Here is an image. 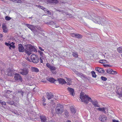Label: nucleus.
Instances as JSON below:
<instances>
[{
	"instance_id": "1",
	"label": "nucleus",
	"mask_w": 122,
	"mask_h": 122,
	"mask_svg": "<svg viewBox=\"0 0 122 122\" xmlns=\"http://www.w3.org/2000/svg\"><path fill=\"white\" fill-rule=\"evenodd\" d=\"M88 18L92 20L94 22L101 25H107L109 24L107 21L106 20L104 19H103L100 17L98 16H95L92 15V16L89 15L87 17Z\"/></svg>"
},
{
	"instance_id": "2",
	"label": "nucleus",
	"mask_w": 122,
	"mask_h": 122,
	"mask_svg": "<svg viewBox=\"0 0 122 122\" xmlns=\"http://www.w3.org/2000/svg\"><path fill=\"white\" fill-rule=\"evenodd\" d=\"M80 98L82 102L87 103L88 101L91 102L92 104L95 107H99L98 102L96 100L92 101V99L89 97L88 95L85 94L83 92H81L80 94Z\"/></svg>"
},
{
	"instance_id": "3",
	"label": "nucleus",
	"mask_w": 122,
	"mask_h": 122,
	"mask_svg": "<svg viewBox=\"0 0 122 122\" xmlns=\"http://www.w3.org/2000/svg\"><path fill=\"white\" fill-rule=\"evenodd\" d=\"M64 107L63 105L60 104H57L55 109L56 112L57 114H61L64 111Z\"/></svg>"
},
{
	"instance_id": "4",
	"label": "nucleus",
	"mask_w": 122,
	"mask_h": 122,
	"mask_svg": "<svg viewBox=\"0 0 122 122\" xmlns=\"http://www.w3.org/2000/svg\"><path fill=\"white\" fill-rule=\"evenodd\" d=\"M31 58L32 62L37 63L39 61V58L35 55H32L31 56Z\"/></svg>"
},
{
	"instance_id": "5",
	"label": "nucleus",
	"mask_w": 122,
	"mask_h": 122,
	"mask_svg": "<svg viewBox=\"0 0 122 122\" xmlns=\"http://www.w3.org/2000/svg\"><path fill=\"white\" fill-rule=\"evenodd\" d=\"M25 46V51L26 53L29 55L31 54L30 53L31 45L27 44Z\"/></svg>"
},
{
	"instance_id": "6",
	"label": "nucleus",
	"mask_w": 122,
	"mask_h": 122,
	"mask_svg": "<svg viewBox=\"0 0 122 122\" xmlns=\"http://www.w3.org/2000/svg\"><path fill=\"white\" fill-rule=\"evenodd\" d=\"M20 73L22 75L25 76L27 75L29 72V70L27 68H24L23 69H20Z\"/></svg>"
},
{
	"instance_id": "7",
	"label": "nucleus",
	"mask_w": 122,
	"mask_h": 122,
	"mask_svg": "<svg viewBox=\"0 0 122 122\" xmlns=\"http://www.w3.org/2000/svg\"><path fill=\"white\" fill-rule=\"evenodd\" d=\"M14 75V78L15 80L20 81H22V80L21 77L19 74L15 73Z\"/></svg>"
},
{
	"instance_id": "8",
	"label": "nucleus",
	"mask_w": 122,
	"mask_h": 122,
	"mask_svg": "<svg viewBox=\"0 0 122 122\" xmlns=\"http://www.w3.org/2000/svg\"><path fill=\"white\" fill-rule=\"evenodd\" d=\"M14 71L10 69H8L7 70L5 74L8 76H11L13 75Z\"/></svg>"
},
{
	"instance_id": "9",
	"label": "nucleus",
	"mask_w": 122,
	"mask_h": 122,
	"mask_svg": "<svg viewBox=\"0 0 122 122\" xmlns=\"http://www.w3.org/2000/svg\"><path fill=\"white\" fill-rule=\"evenodd\" d=\"M46 66L51 71L53 70H55L56 69V68L55 66L51 65V64L49 63H47L46 64Z\"/></svg>"
},
{
	"instance_id": "10",
	"label": "nucleus",
	"mask_w": 122,
	"mask_h": 122,
	"mask_svg": "<svg viewBox=\"0 0 122 122\" xmlns=\"http://www.w3.org/2000/svg\"><path fill=\"white\" fill-rule=\"evenodd\" d=\"M99 120L103 122H106L107 120V117L104 115L101 116L99 118Z\"/></svg>"
},
{
	"instance_id": "11",
	"label": "nucleus",
	"mask_w": 122,
	"mask_h": 122,
	"mask_svg": "<svg viewBox=\"0 0 122 122\" xmlns=\"http://www.w3.org/2000/svg\"><path fill=\"white\" fill-rule=\"evenodd\" d=\"M47 98L48 100H49L51 98L54 97V95L51 92H47L46 93Z\"/></svg>"
},
{
	"instance_id": "12",
	"label": "nucleus",
	"mask_w": 122,
	"mask_h": 122,
	"mask_svg": "<svg viewBox=\"0 0 122 122\" xmlns=\"http://www.w3.org/2000/svg\"><path fill=\"white\" fill-rule=\"evenodd\" d=\"M18 49L19 52H23L25 50L24 48L21 44H19L18 45Z\"/></svg>"
},
{
	"instance_id": "13",
	"label": "nucleus",
	"mask_w": 122,
	"mask_h": 122,
	"mask_svg": "<svg viewBox=\"0 0 122 122\" xmlns=\"http://www.w3.org/2000/svg\"><path fill=\"white\" fill-rule=\"evenodd\" d=\"M58 81L60 84H63L66 83L65 80L61 78H59L57 79Z\"/></svg>"
},
{
	"instance_id": "14",
	"label": "nucleus",
	"mask_w": 122,
	"mask_h": 122,
	"mask_svg": "<svg viewBox=\"0 0 122 122\" xmlns=\"http://www.w3.org/2000/svg\"><path fill=\"white\" fill-rule=\"evenodd\" d=\"M31 69L33 72L37 73L39 71L37 68L34 67H31Z\"/></svg>"
},
{
	"instance_id": "15",
	"label": "nucleus",
	"mask_w": 122,
	"mask_h": 122,
	"mask_svg": "<svg viewBox=\"0 0 122 122\" xmlns=\"http://www.w3.org/2000/svg\"><path fill=\"white\" fill-rule=\"evenodd\" d=\"M40 117L42 122H46V118L45 116L42 115L40 116Z\"/></svg>"
},
{
	"instance_id": "16",
	"label": "nucleus",
	"mask_w": 122,
	"mask_h": 122,
	"mask_svg": "<svg viewBox=\"0 0 122 122\" xmlns=\"http://www.w3.org/2000/svg\"><path fill=\"white\" fill-rule=\"evenodd\" d=\"M67 89L70 93V94L72 95L73 96V93L74 92V89L70 87H68L67 88Z\"/></svg>"
},
{
	"instance_id": "17",
	"label": "nucleus",
	"mask_w": 122,
	"mask_h": 122,
	"mask_svg": "<svg viewBox=\"0 0 122 122\" xmlns=\"http://www.w3.org/2000/svg\"><path fill=\"white\" fill-rule=\"evenodd\" d=\"M95 70L96 71L101 73H103L105 72V71L103 70V69L99 67H96L95 68Z\"/></svg>"
},
{
	"instance_id": "18",
	"label": "nucleus",
	"mask_w": 122,
	"mask_h": 122,
	"mask_svg": "<svg viewBox=\"0 0 122 122\" xmlns=\"http://www.w3.org/2000/svg\"><path fill=\"white\" fill-rule=\"evenodd\" d=\"M2 29L3 30V32L4 33H6L8 31V29L6 26L4 25H2Z\"/></svg>"
},
{
	"instance_id": "19",
	"label": "nucleus",
	"mask_w": 122,
	"mask_h": 122,
	"mask_svg": "<svg viewBox=\"0 0 122 122\" xmlns=\"http://www.w3.org/2000/svg\"><path fill=\"white\" fill-rule=\"evenodd\" d=\"M47 79L51 83H53L54 81H56V80L52 77H48L47 78Z\"/></svg>"
},
{
	"instance_id": "20",
	"label": "nucleus",
	"mask_w": 122,
	"mask_h": 122,
	"mask_svg": "<svg viewBox=\"0 0 122 122\" xmlns=\"http://www.w3.org/2000/svg\"><path fill=\"white\" fill-rule=\"evenodd\" d=\"M119 91H120L119 92L118 90L117 92V94H118L120 97H122V89H119Z\"/></svg>"
},
{
	"instance_id": "21",
	"label": "nucleus",
	"mask_w": 122,
	"mask_h": 122,
	"mask_svg": "<svg viewBox=\"0 0 122 122\" xmlns=\"http://www.w3.org/2000/svg\"><path fill=\"white\" fill-rule=\"evenodd\" d=\"M70 110L72 114H74L76 113V109L74 108L73 106H71L70 108Z\"/></svg>"
},
{
	"instance_id": "22",
	"label": "nucleus",
	"mask_w": 122,
	"mask_h": 122,
	"mask_svg": "<svg viewBox=\"0 0 122 122\" xmlns=\"http://www.w3.org/2000/svg\"><path fill=\"white\" fill-rule=\"evenodd\" d=\"M26 26L28 28L30 29L32 31L33 30V26L31 25H30L28 24H25Z\"/></svg>"
},
{
	"instance_id": "23",
	"label": "nucleus",
	"mask_w": 122,
	"mask_h": 122,
	"mask_svg": "<svg viewBox=\"0 0 122 122\" xmlns=\"http://www.w3.org/2000/svg\"><path fill=\"white\" fill-rule=\"evenodd\" d=\"M5 66H4V65L2 64L0 65V71L2 73V72L4 71Z\"/></svg>"
},
{
	"instance_id": "24",
	"label": "nucleus",
	"mask_w": 122,
	"mask_h": 122,
	"mask_svg": "<svg viewBox=\"0 0 122 122\" xmlns=\"http://www.w3.org/2000/svg\"><path fill=\"white\" fill-rule=\"evenodd\" d=\"M30 53H31L32 51H34L35 52H37V51L35 47L33 46H32L31 45V47H30Z\"/></svg>"
},
{
	"instance_id": "25",
	"label": "nucleus",
	"mask_w": 122,
	"mask_h": 122,
	"mask_svg": "<svg viewBox=\"0 0 122 122\" xmlns=\"http://www.w3.org/2000/svg\"><path fill=\"white\" fill-rule=\"evenodd\" d=\"M49 3H57V0H48Z\"/></svg>"
},
{
	"instance_id": "26",
	"label": "nucleus",
	"mask_w": 122,
	"mask_h": 122,
	"mask_svg": "<svg viewBox=\"0 0 122 122\" xmlns=\"http://www.w3.org/2000/svg\"><path fill=\"white\" fill-rule=\"evenodd\" d=\"M17 91V92L18 93L21 94L22 97H23L24 94V92L23 91L21 90H20Z\"/></svg>"
},
{
	"instance_id": "27",
	"label": "nucleus",
	"mask_w": 122,
	"mask_h": 122,
	"mask_svg": "<svg viewBox=\"0 0 122 122\" xmlns=\"http://www.w3.org/2000/svg\"><path fill=\"white\" fill-rule=\"evenodd\" d=\"M113 71L112 69H109L107 70V72L109 74H112V72Z\"/></svg>"
},
{
	"instance_id": "28",
	"label": "nucleus",
	"mask_w": 122,
	"mask_h": 122,
	"mask_svg": "<svg viewBox=\"0 0 122 122\" xmlns=\"http://www.w3.org/2000/svg\"><path fill=\"white\" fill-rule=\"evenodd\" d=\"M75 37L77 38H82V36L79 34H76Z\"/></svg>"
},
{
	"instance_id": "29",
	"label": "nucleus",
	"mask_w": 122,
	"mask_h": 122,
	"mask_svg": "<svg viewBox=\"0 0 122 122\" xmlns=\"http://www.w3.org/2000/svg\"><path fill=\"white\" fill-rule=\"evenodd\" d=\"M91 73L93 77L96 78V77L97 75L96 74L95 72L94 71H92L91 72Z\"/></svg>"
},
{
	"instance_id": "30",
	"label": "nucleus",
	"mask_w": 122,
	"mask_h": 122,
	"mask_svg": "<svg viewBox=\"0 0 122 122\" xmlns=\"http://www.w3.org/2000/svg\"><path fill=\"white\" fill-rule=\"evenodd\" d=\"M117 51L120 53L122 52V47H119L117 49Z\"/></svg>"
},
{
	"instance_id": "31",
	"label": "nucleus",
	"mask_w": 122,
	"mask_h": 122,
	"mask_svg": "<svg viewBox=\"0 0 122 122\" xmlns=\"http://www.w3.org/2000/svg\"><path fill=\"white\" fill-rule=\"evenodd\" d=\"M77 75L80 77H85V75L81 73L78 72Z\"/></svg>"
},
{
	"instance_id": "32",
	"label": "nucleus",
	"mask_w": 122,
	"mask_h": 122,
	"mask_svg": "<svg viewBox=\"0 0 122 122\" xmlns=\"http://www.w3.org/2000/svg\"><path fill=\"white\" fill-rule=\"evenodd\" d=\"M72 55L74 57L76 58H77L78 56V54L76 52H73Z\"/></svg>"
},
{
	"instance_id": "33",
	"label": "nucleus",
	"mask_w": 122,
	"mask_h": 122,
	"mask_svg": "<svg viewBox=\"0 0 122 122\" xmlns=\"http://www.w3.org/2000/svg\"><path fill=\"white\" fill-rule=\"evenodd\" d=\"M99 62L101 63H107V61L105 60H101Z\"/></svg>"
},
{
	"instance_id": "34",
	"label": "nucleus",
	"mask_w": 122,
	"mask_h": 122,
	"mask_svg": "<svg viewBox=\"0 0 122 122\" xmlns=\"http://www.w3.org/2000/svg\"><path fill=\"white\" fill-rule=\"evenodd\" d=\"M13 2L17 3H20L21 2V1L20 0H10Z\"/></svg>"
},
{
	"instance_id": "35",
	"label": "nucleus",
	"mask_w": 122,
	"mask_h": 122,
	"mask_svg": "<svg viewBox=\"0 0 122 122\" xmlns=\"http://www.w3.org/2000/svg\"><path fill=\"white\" fill-rule=\"evenodd\" d=\"M65 116L66 117H67L69 116V112L67 110L65 111Z\"/></svg>"
},
{
	"instance_id": "36",
	"label": "nucleus",
	"mask_w": 122,
	"mask_h": 122,
	"mask_svg": "<svg viewBox=\"0 0 122 122\" xmlns=\"http://www.w3.org/2000/svg\"><path fill=\"white\" fill-rule=\"evenodd\" d=\"M13 42H12L11 44H12V45L10 44V46L9 47V48L10 49H11V47L13 49L14 48H15V46L13 45Z\"/></svg>"
},
{
	"instance_id": "37",
	"label": "nucleus",
	"mask_w": 122,
	"mask_h": 122,
	"mask_svg": "<svg viewBox=\"0 0 122 122\" xmlns=\"http://www.w3.org/2000/svg\"><path fill=\"white\" fill-rule=\"evenodd\" d=\"M101 78L102 80L103 81H106L107 80V78L104 77L102 76L101 77Z\"/></svg>"
},
{
	"instance_id": "38",
	"label": "nucleus",
	"mask_w": 122,
	"mask_h": 122,
	"mask_svg": "<svg viewBox=\"0 0 122 122\" xmlns=\"http://www.w3.org/2000/svg\"><path fill=\"white\" fill-rule=\"evenodd\" d=\"M36 6L37 7H38L41 8L42 10H43L45 9V8L43 7L42 6L40 5H36Z\"/></svg>"
},
{
	"instance_id": "39",
	"label": "nucleus",
	"mask_w": 122,
	"mask_h": 122,
	"mask_svg": "<svg viewBox=\"0 0 122 122\" xmlns=\"http://www.w3.org/2000/svg\"><path fill=\"white\" fill-rule=\"evenodd\" d=\"M0 103L2 105H5L6 104V103L5 102H2L1 100H0Z\"/></svg>"
},
{
	"instance_id": "40",
	"label": "nucleus",
	"mask_w": 122,
	"mask_h": 122,
	"mask_svg": "<svg viewBox=\"0 0 122 122\" xmlns=\"http://www.w3.org/2000/svg\"><path fill=\"white\" fill-rule=\"evenodd\" d=\"M104 109H105V108L103 107L102 108L101 107H99L97 108V110H99V111H102Z\"/></svg>"
},
{
	"instance_id": "41",
	"label": "nucleus",
	"mask_w": 122,
	"mask_h": 122,
	"mask_svg": "<svg viewBox=\"0 0 122 122\" xmlns=\"http://www.w3.org/2000/svg\"><path fill=\"white\" fill-rule=\"evenodd\" d=\"M5 19L6 20L8 21L10 20L11 18L7 16L5 17Z\"/></svg>"
},
{
	"instance_id": "42",
	"label": "nucleus",
	"mask_w": 122,
	"mask_h": 122,
	"mask_svg": "<svg viewBox=\"0 0 122 122\" xmlns=\"http://www.w3.org/2000/svg\"><path fill=\"white\" fill-rule=\"evenodd\" d=\"M62 13H63V14H66L67 15H68H68H71H71L70 14H68V13H67V12H64L63 11V12H62Z\"/></svg>"
},
{
	"instance_id": "43",
	"label": "nucleus",
	"mask_w": 122,
	"mask_h": 122,
	"mask_svg": "<svg viewBox=\"0 0 122 122\" xmlns=\"http://www.w3.org/2000/svg\"><path fill=\"white\" fill-rule=\"evenodd\" d=\"M13 102H14L13 101H10L7 102V103L9 104L12 105V104H13Z\"/></svg>"
},
{
	"instance_id": "44",
	"label": "nucleus",
	"mask_w": 122,
	"mask_h": 122,
	"mask_svg": "<svg viewBox=\"0 0 122 122\" xmlns=\"http://www.w3.org/2000/svg\"><path fill=\"white\" fill-rule=\"evenodd\" d=\"M67 81V82L68 83V84L70 85V84L71 83V80L70 79H68Z\"/></svg>"
},
{
	"instance_id": "45",
	"label": "nucleus",
	"mask_w": 122,
	"mask_h": 122,
	"mask_svg": "<svg viewBox=\"0 0 122 122\" xmlns=\"http://www.w3.org/2000/svg\"><path fill=\"white\" fill-rule=\"evenodd\" d=\"M22 65L24 67L26 66L27 65L26 64L25 62L24 61H23L22 63Z\"/></svg>"
},
{
	"instance_id": "46",
	"label": "nucleus",
	"mask_w": 122,
	"mask_h": 122,
	"mask_svg": "<svg viewBox=\"0 0 122 122\" xmlns=\"http://www.w3.org/2000/svg\"><path fill=\"white\" fill-rule=\"evenodd\" d=\"M76 33H71V35L73 37H75L76 36Z\"/></svg>"
},
{
	"instance_id": "47",
	"label": "nucleus",
	"mask_w": 122,
	"mask_h": 122,
	"mask_svg": "<svg viewBox=\"0 0 122 122\" xmlns=\"http://www.w3.org/2000/svg\"><path fill=\"white\" fill-rule=\"evenodd\" d=\"M38 52L40 53L41 56H40L42 57V56H43V55H44V54H43V52L40 51H39Z\"/></svg>"
},
{
	"instance_id": "48",
	"label": "nucleus",
	"mask_w": 122,
	"mask_h": 122,
	"mask_svg": "<svg viewBox=\"0 0 122 122\" xmlns=\"http://www.w3.org/2000/svg\"><path fill=\"white\" fill-rule=\"evenodd\" d=\"M12 92V91H11L9 90H7V91L6 92V93L7 94H10L11 93V92Z\"/></svg>"
},
{
	"instance_id": "49",
	"label": "nucleus",
	"mask_w": 122,
	"mask_h": 122,
	"mask_svg": "<svg viewBox=\"0 0 122 122\" xmlns=\"http://www.w3.org/2000/svg\"><path fill=\"white\" fill-rule=\"evenodd\" d=\"M51 72H52V73L53 74H56V71L55 70H53L51 71Z\"/></svg>"
},
{
	"instance_id": "50",
	"label": "nucleus",
	"mask_w": 122,
	"mask_h": 122,
	"mask_svg": "<svg viewBox=\"0 0 122 122\" xmlns=\"http://www.w3.org/2000/svg\"><path fill=\"white\" fill-rule=\"evenodd\" d=\"M5 44L6 45L9 46H10V44H9V43L6 42H5Z\"/></svg>"
},
{
	"instance_id": "51",
	"label": "nucleus",
	"mask_w": 122,
	"mask_h": 122,
	"mask_svg": "<svg viewBox=\"0 0 122 122\" xmlns=\"http://www.w3.org/2000/svg\"><path fill=\"white\" fill-rule=\"evenodd\" d=\"M112 122H119L118 120H116L115 119H113L112 120Z\"/></svg>"
},
{
	"instance_id": "52",
	"label": "nucleus",
	"mask_w": 122,
	"mask_h": 122,
	"mask_svg": "<svg viewBox=\"0 0 122 122\" xmlns=\"http://www.w3.org/2000/svg\"><path fill=\"white\" fill-rule=\"evenodd\" d=\"M117 74V72L116 71H113L112 72V74Z\"/></svg>"
},
{
	"instance_id": "53",
	"label": "nucleus",
	"mask_w": 122,
	"mask_h": 122,
	"mask_svg": "<svg viewBox=\"0 0 122 122\" xmlns=\"http://www.w3.org/2000/svg\"><path fill=\"white\" fill-rule=\"evenodd\" d=\"M42 58V57L40 56V62H41V63H43V61L42 60V58Z\"/></svg>"
},
{
	"instance_id": "54",
	"label": "nucleus",
	"mask_w": 122,
	"mask_h": 122,
	"mask_svg": "<svg viewBox=\"0 0 122 122\" xmlns=\"http://www.w3.org/2000/svg\"><path fill=\"white\" fill-rule=\"evenodd\" d=\"M104 6H105V7H107V8H110V7H109L107 5H104Z\"/></svg>"
},
{
	"instance_id": "55",
	"label": "nucleus",
	"mask_w": 122,
	"mask_h": 122,
	"mask_svg": "<svg viewBox=\"0 0 122 122\" xmlns=\"http://www.w3.org/2000/svg\"><path fill=\"white\" fill-rule=\"evenodd\" d=\"M73 71L77 75V74L78 73V72L76 71L75 70H73Z\"/></svg>"
},
{
	"instance_id": "56",
	"label": "nucleus",
	"mask_w": 122,
	"mask_h": 122,
	"mask_svg": "<svg viewBox=\"0 0 122 122\" xmlns=\"http://www.w3.org/2000/svg\"><path fill=\"white\" fill-rule=\"evenodd\" d=\"M46 12L47 13V14H49V15H51V12L48 10V11H47V12Z\"/></svg>"
},
{
	"instance_id": "57",
	"label": "nucleus",
	"mask_w": 122,
	"mask_h": 122,
	"mask_svg": "<svg viewBox=\"0 0 122 122\" xmlns=\"http://www.w3.org/2000/svg\"><path fill=\"white\" fill-rule=\"evenodd\" d=\"M39 49L41 50L42 51H44V50L41 47H39Z\"/></svg>"
},
{
	"instance_id": "58",
	"label": "nucleus",
	"mask_w": 122,
	"mask_h": 122,
	"mask_svg": "<svg viewBox=\"0 0 122 122\" xmlns=\"http://www.w3.org/2000/svg\"><path fill=\"white\" fill-rule=\"evenodd\" d=\"M56 11H58L59 12H61L62 13V12H63V11L62 10H57Z\"/></svg>"
},
{
	"instance_id": "59",
	"label": "nucleus",
	"mask_w": 122,
	"mask_h": 122,
	"mask_svg": "<svg viewBox=\"0 0 122 122\" xmlns=\"http://www.w3.org/2000/svg\"><path fill=\"white\" fill-rule=\"evenodd\" d=\"M49 23L50 24H54V22H53V21H51V22H50Z\"/></svg>"
},
{
	"instance_id": "60",
	"label": "nucleus",
	"mask_w": 122,
	"mask_h": 122,
	"mask_svg": "<svg viewBox=\"0 0 122 122\" xmlns=\"http://www.w3.org/2000/svg\"><path fill=\"white\" fill-rule=\"evenodd\" d=\"M106 109V108H105V109H104L103 111L102 112L104 113H106V112L105 111V110Z\"/></svg>"
},
{
	"instance_id": "61",
	"label": "nucleus",
	"mask_w": 122,
	"mask_h": 122,
	"mask_svg": "<svg viewBox=\"0 0 122 122\" xmlns=\"http://www.w3.org/2000/svg\"><path fill=\"white\" fill-rule=\"evenodd\" d=\"M45 11V12H47V11H48V10H47V9H46V8H45V9H43V10Z\"/></svg>"
},
{
	"instance_id": "62",
	"label": "nucleus",
	"mask_w": 122,
	"mask_h": 122,
	"mask_svg": "<svg viewBox=\"0 0 122 122\" xmlns=\"http://www.w3.org/2000/svg\"><path fill=\"white\" fill-rule=\"evenodd\" d=\"M103 65L104 66L106 67V66H109V65H107V64H103Z\"/></svg>"
},
{
	"instance_id": "63",
	"label": "nucleus",
	"mask_w": 122,
	"mask_h": 122,
	"mask_svg": "<svg viewBox=\"0 0 122 122\" xmlns=\"http://www.w3.org/2000/svg\"><path fill=\"white\" fill-rule=\"evenodd\" d=\"M3 37V35L2 34H0V38H1Z\"/></svg>"
},
{
	"instance_id": "64",
	"label": "nucleus",
	"mask_w": 122,
	"mask_h": 122,
	"mask_svg": "<svg viewBox=\"0 0 122 122\" xmlns=\"http://www.w3.org/2000/svg\"><path fill=\"white\" fill-rule=\"evenodd\" d=\"M43 101L44 102H45V98H44V97H43Z\"/></svg>"
}]
</instances>
